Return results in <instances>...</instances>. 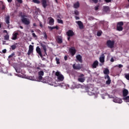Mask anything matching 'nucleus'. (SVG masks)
<instances>
[{"instance_id":"obj_1","label":"nucleus","mask_w":129,"mask_h":129,"mask_svg":"<svg viewBox=\"0 0 129 129\" xmlns=\"http://www.w3.org/2000/svg\"><path fill=\"white\" fill-rule=\"evenodd\" d=\"M106 45L108 48H110V49H112V48L114 47V41H111L110 40H108L107 41Z\"/></svg>"},{"instance_id":"obj_2","label":"nucleus","mask_w":129,"mask_h":129,"mask_svg":"<svg viewBox=\"0 0 129 129\" xmlns=\"http://www.w3.org/2000/svg\"><path fill=\"white\" fill-rule=\"evenodd\" d=\"M69 52L70 53L71 56H74L76 54V49L74 47H72L69 49Z\"/></svg>"},{"instance_id":"obj_3","label":"nucleus","mask_w":129,"mask_h":129,"mask_svg":"<svg viewBox=\"0 0 129 129\" xmlns=\"http://www.w3.org/2000/svg\"><path fill=\"white\" fill-rule=\"evenodd\" d=\"M55 75L57 77L58 80L59 81H63V80H64V77L63 76V75L60 74V72H56L55 73Z\"/></svg>"},{"instance_id":"obj_4","label":"nucleus","mask_w":129,"mask_h":129,"mask_svg":"<svg viewBox=\"0 0 129 129\" xmlns=\"http://www.w3.org/2000/svg\"><path fill=\"white\" fill-rule=\"evenodd\" d=\"M21 22L24 24V25H26V26H28V25H30V20L26 18H23V19H21Z\"/></svg>"},{"instance_id":"obj_5","label":"nucleus","mask_w":129,"mask_h":129,"mask_svg":"<svg viewBox=\"0 0 129 129\" xmlns=\"http://www.w3.org/2000/svg\"><path fill=\"white\" fill-rule=\"evenodd\" d=\"M33 52H34V46L32 45H30L29 47V50L27 52V55H28V56H30V55H31V54H32V53H33Z\"/></svg>"},{"instance_id":"obj_6","label":"nucleus","mask_w":129,"mask_h":129,"mask_svg":"<svg viewBox=\"0 0 129 129\" xmlns=\"http://www.w3.org/2000/svg\"><path fill=\"white\" fill-rule=\"evenodd\" d=\"M105 79H108L107 81H106V84H107V85H109V84L111 83V80H110V77H109V75L105 76Z\"/></svg>"},{"instance_id":"obj_7","label":"nucleus","mask_w":129,"mask_h":129,"mask_svg":"<svg viewBox=\"0 0 129 129\" xmlns=\"http://www.w3.org/2000/svg\"><path fill=\"white\" fill-rule=\"evenodd\" d=\"M67 35L68 37H73L74 36L75 34L73 30H69L67 32Z\"/></svg>"},{"instance_id":"obj_8","label":"nucleus","mask_w":129,"mask_h":129,"mask_svg":"<svg viewBox=\"0 0 129 129\" xmlns=\"http://www.w3.org/2000/svg\"><path fill=\"white\" fill-rule=\"evenodd\" d=\"M36 51L39 56L42 58V57H43V54H42V51H41V48L39 46H37Z\"/></svg>"},{"instance_id":"obj_9","label":"nucleus","mask_w":129,"mask_h":129,"mask_svg":"<svg viewBox=\"0 0 129 129\" xmlns=\"http://www.w3.org/2000/svg\"><path fill=\"white\" fill-rule=\"evenodd\" d=\"M103 11L105 12V13H106L107 14H108V13L110 12V9L108 6H103Z\"/></svg>"},{"instance_id":"obj_10","label":"nucleus","mask_w":129,"mask_h":129,"mask_svg":"<svg viewBox=\"0 0 129 129\" xmlns=\"http://www.w3.org/2000/svg\"><path fill=\"white\" fill-rule=\"evenodd\" d=\"M77 24L78 25L79 28L81 29V30H82V29H84V26L83 25V23L81 21H79L78 22H76Z\"/></svg>"},{"instance_id":"obj_11","label":"nucleus","mask_w":129,"mask_h":129,"mask_svg":"<svg viewBox=\"0 0 129 129\" xmlns=\"http://www.w3.org/2000/svg\"><path fill=\"white\" fill-rule=\"evenodd\" d=\"M11 19V17H10V15H8L5 17V22L6 24L10 26V20Z\"/></svg>"},{"instance_id":"obj_12","label":"nucleus","mask_w":129,"mask_h":129,"mask_svg":"<svg viewBox=\"0 0 129 129\" xmlns=\"http://www.w3.org/2000/svg\"><path fill=\"white\" fill-rule=\"evenodd\" d=\"M98 64H99L98 61L95 60V61H94V62L92 64V68L93 69H95V68H97V66H98Z\"/></svg>"},{"instance_id":"obj_13","label":"nucleus","mask_w":129,"mask_h":129,"mask_svg":"<svg viewBox=\"0 0 129 129\" xmlns=\"http://www.w3.org/2000/svg\"><path fill=\"white\" fill-rule=\"evenodd\" d=\"M73 68H74V69H75V70H80V69H81V66H80V64H78V65H75V64H74L73 65Z\"/></svg>"},{"instance_id":"obj_14","label":"nucleus","mask_w":129,"mask_h":129,"mask_svg":"<svg viewBox=\"0 0 129 129\" xmlns=\"http://www.w3.org/2000/svg\"><path fill=\"white\" fill-rule=\"evenodd\" d=\"M18 35H19V33L15 32L13 34V36L12 37V40H17L18 39Z\"/></svg>"},{"instance_id":"obj_15","label":"nucleus","mask_w":129,"mask_h":129,"mask_svg":"<svg viewBox=\"0 0 129 129\" xmlns=\"http://www.w3.org/2000/svg\"><path fill=\"white\" fill-rule=\"evenodd\" d=\"M105 58V55H104V54H101V56L99 58L100 62H101V63H104Z\"/></svg>"},{"instance_id":"obj_16","label":"nucleus","mask_w":129,"mask_h":129,"mask_svg":"<svg viewBox=\"0 0 129 129\" xmlns=\"http://www.w3.org/2000/svg\"><path fill=\"white\" fill-rule=\"evenodd\" d=\"M122 94H123V97H125V96H127V95H128V91L126 89H124L122 91Z\"/></svg>"},{"instance_id":"obj_17","label":"nucleus","mask_w":129,"mask_h":129,"mask_svg":"<svg viewBox=\"0 0 129 129\" xmlns=\"http://www.w3.org/2000/svg\"><path fill=\"white\" fill-rule=\"evenodd\" d=\"M40 45L41 47L43 48L45 54L47 55V48H46V45L43 43H41Z\"/></svg>"},{"instance_id":"obj_18","label":"nucleus","mask_w":129,"mask_h":129,"mask_svg":"<svg viewBox=\"0 0 129 129\" xmlns=\"http://www.w3.org/2000/svg\"><path fill=\"white\" fill-rule=\"evenodd\" d=\"M76 59L79 61V62H80V63H82V56L80 54H78L76 56Z\"/></svg>"},{"instance_id":"obj_19","label":"nucleus","mask_w":129,"mask_h":129,"mask_svg":"<svg viewBox=\"0 0 129 129\" xmlns=\"http://www.w3.org/2000/svg\"><path fill=\"white\" fill-rule=\"evenodd\" d=\"M0 72H3V73L4 74L8 73V68H7V67L2 68V70H0Z\"/></svg>"},{"instance_id":"obj_20","label":"nucleus","mask_w":129,"mask_h":129,"mask_svg":"<svg viewBox=\"0 0 129 129\" xmlns=\"http://www.w3.org/2000/svg\"><path fill=\"white\" fill-rule=\"evenodd\" d=\"M41 2H42V6L44 8V9H46V8H47V1L42 0Z\"/></svg>"},{"instance_id":"obj_21","label":"nucleus","mask_w":129,"mask_h":129,"mask_svg":"<svg viewBox=\"0 0 129 129\" xmlns=\"http://www.w3.org/2000/svg\"><path fill=\"white\" fill-rule=\"evenodd\" d=\"M48 19H50L49 21V24L50 26H53L54 25V19L52 17H49Z\"/></svg>"},{"instance_id":"obj_22","label":"nucleus","mask_w":129,"mask_h":129,"mask_svg":"<svg viewBox=\"0 0 129 129\" xmlns=\"http://www.w3.org/2000/svg\"><path fill=\"white\" fill-rule=\"evenodd\" d=\"M113 101L116 103H121V100L118 99V98H115L114 99Z\"/></svg>"},{"instance_id":"obj_23","label":"nucleus","mask_w":129,"mask_h":129,"mask_svg":"<svg viewBox=\"0 0 129 129\" xmlns=\"http://www.w3.org/2000/svg\"><path fill=\"white\" fill-rule=\"evenodd\" d=\"M80 7V4H79V2H77V3L74 4V9H78Z\"/></svg>"},{"instance_id":"obj_24","label":"nucleus","mask_w":129,"mask_h":129,"mask_svg":"<svg viewBox=\"0 0 129 129\" xmlns=\"http://www.w3.org/2000/svg\"><path fill=\"white\" fill-rule=\"evenodd\" d=\"M85 80H86L85 77L79 78L78 79V81H79V82H81L82 83H83V82H84Z\"/></svg>"},{"instance_id":"obj_25","label":"nucleus","mask_w":129,"mask_h":129,"mask_svg":"<svg viewBox=\"0 0 129 129\" xmlns=\"http://www.w3.org/2000/svg\"><path fill=\"white\" fill-rule=\"evenodd\" d=\"M103 73L104 74H105V75H108V74H109L110 72H109V70H108V69H105V70L103 71Z\"/></svg>"},{"instance_id":"obj_26","label":"nucleus","mask_w":129,"mask_h":129,"mask_svg":"<svg viewBox=\"0 0 129 129\" xmlns=\"http://www.w3.org/2000/svg\"><path fill=\"white\" fill-rule=\"evenodd\" d=\"M123 100H124L125 102H129V96H125L123 98Z\"/></svg>"},{"instance_id":"obj_27","label":"nucleus","mask_w":129,"mask_h":129,"mask_svg":"<svg viewBox=\"0 0 129 129\" xmlns=\"http://www.w3.org/2000/svg\"><path fill=\"white\" fill-rule=\"evenodd\" d=\"M18 44V43H15V44H13V45H12L11 47V49L12 50H15V49L17 48V45Z\"/></svg>"},{"instance_id":"obj_28","label":"nucleus","mask_w":129,"mask_h":129,"mask_svg":"<svg viewBox=\"0 0 129 129\" xmlns=\"http://www.w3.org/2000/svg\"><path fill=\"white\" fill-rule=\"evenodd\" d=\"M4 39L6 40V41H9V40H10V35L7 34L4 36Z\"/></svg>"},{"instance_id":"obj_29","label":"nucleus","mask_w":129,"mask_h":129,"mask_svg":"<svg viewBox=\"0 0 129 129\" xmlns=\"http://www.w3.org/2000/svg\"><path fill=\"white\" fill-rule=\"evenodd\" d=\"M122 30H123V28L122 27V26H117V30L120 31H122Z\"/></svg>"},{"instance_id":"obj_30","label":"nucleus","mask_w":129,"mask_h":129,"mask_svg":"<svg viewBox=\"0 0 129 129\" xmlns=\"http://www.w3.org/2000/svg\"><path fill=\"white\" fill-rule=\"evenodd\" d=\"M32 2L34 4H37V5H39V4H41V1H40L39 0H32Z\"/></svg>"},{"instance_id":"obj_31","label":"nucleus","mask_w":129,"mask_h":129,"mask_svg":"<svg viewBox=\"0 0 129 129\" xmlns=\"http://www.w3.org/2000/svg\"><path fill=\"white\" fill-rule=\"evenodd\" d=\"M57 41L58 44H62V43L63 42V40H62V38H58Z\"/></svg>"},{"instance_id":"obj_32","label":"nucleus","mask_w":129,"mask_h":129,"mask_svg":"<svg viewBox=\"0 0 129 129\" xmlns=\"http://www.w3.org/2000/svg\"><path fill=\"white\" fill-rule=\"evenodd\" d=\"M19 17H21V19H23L26 17V15L23 14V12L19 13Z\"/></svg>"},{"instance_id":"obj_33","label":"nucleus","mask_w":129,"mask_h":129,"mask_svg":"<svg viewBox=\"0 0 129 129\" xmlns=\"http://www.w3.org/2000/svg\"><path fill=\"white\" fill-rule=\"evenodd\" d=\"M117 26L119 27H122V26H123V22H118L117 24Z\"/></svg>"},{"instance_id":"obj_34","label":"nucleus","mask_w":129,"mask_h":129,"mask_svg":"<svg viewBox=\"0 0 129 129\" xmlns=\"http://www.w3.org/2000/svg\"><path fill=\"white\" fill-rule=\"evenodd\" d=\"M38 76H44V72L42 71H40L38 72Z\"/></svg>"},{"instance_id":"obj_35","label":"nucleus","mask_w":129,"mask_h":129,"mask_svg":"<svg viewBox=\"0 0 129 129\" xmlns=\"http://www.w3.org/2000/svg\"><path fill=\"white\" fill-rule=\"evenodd\" d=\"M124 76L127 80H129V74H124Z\"/></svg>"},{"instance_id":"obj_36","label":"nucleus","mask_w":129,"mask_h":129,"mask_svg":"<svg viewBox=\"0 0 129 129\" xmlns=\"http://www.w3.org/2000/svg\"><path fill=\"white\" fill-rule=\"evenodd\" d=\"M102 34V32L98 31V32L97 33V36L98 37H100V36H101Z\"/></svg>"},{"instance_id":"obj_37","label":"nucleus","mask_w":129,"mask_h":129,"mask_svg":"<svg viewBox=\"0 0 129 129\" xmlns=\"http://www.w3.org/2000/svg\"><path fill=\"white\" fill-rule=\"evenodd\" d=\"M57 23H58V24H63V20H60V19H57Z\"/></svg>"},{"instance_id":"obj_38","label":"nucleus","mask_w":129,"mask_h":129,"mask_svg":"<svg viewBox=\"0 0 129 129\" xmlns=\"http://www.w3.org/2000/svg\"><path fill=\"white\" fill-rule=\"evenodd\" d=\"M55 60L56 61V64H59L60 63V59L59 58L56 57Z\"/></svg>"},{"instance_id":"obj_39","label":"nucleus","mask_w":129,"mask_h":129,"mask_svg":"<svg viewBox=\"0 0 129 129\" xmlns=\"http://www.w3.org/2000/svg\"><path fill=\"white\" fill-rule=\"evenodd\" d=\"M75 15H76V16H79V12H78V11H77V10H75Z\"/></svg>"},{"instance_id":"obj_40","label":"nucleus","mask_w":129,"mask_h":129,"mask_svg":"<svg viewBox=\"0 0 129 129\" xmlns=\"http://www.w3.org/2000/svg\"><path fill=\"white\" fill-rule=\"evenodd\" d=\"M14 56H15V53H12L11 54H10L9 56V58H12V57H14Z\"/></svg>"},{"instance_id":"obj_41","label":"nucleus","mask_w":129,"mask_h":129,"mask_svg":"<svg viewBox=\"0 0 129 129\" xmlns=\"http://www.w3.org/2000/svg\"><path fill=\"white\" fill-rule=\"evenodd\" d=\"M44 39H45V40H47V33H46V32H45L44 34Z\"/></svg>"},{"instance_id":"obj_42","label":"nucleus","mask_w":129,"mask_h":129,"mask_svg":"<svg viewBox=\"0 0 129 129\" xmlns=\"http://www.w3.org/2000/svg\"><path fill=\"white\" fill-rule=\"evenodd\" d=\"M105 3H107V4H108L109 3H111L112 1L113 0H104Z\"/></svg>"},{"instance_id":"obj_43","label":"nucleus","mask_w":129,"mask_h":129,"mask_svg":"<svg viewBox=\"0 0 129 129\" xmlns=\"http://www.w3.org/2000/svg\"><path fill=\"white\" fill-rule=\"evenodd\" d=\"M83 77H84V74H81L79 76V78H83Z\"/></svg>"},{"instance_id":"obj_44","label":"nucleus","mask_w":129,"mask_h":129,"mask_svg":"<svg viewBox=\"0 0 129 129\" xmlns=\"http://www.w3.org/2000/svg\"><path fill=\"white\" fill-rule=\"evenodd\" d=\"M32 37H33V38H37V36L35 33H32Z\"/></svg>"},{"instance_id":"obj_45","label":"nucleus","mask_w":129,"mask_h":129,"mask_svg":"<svg viewBox=\"0 0 129 129\" xmlns=\"http://www.w3.org/2000/svg\"><path fill=\"white\" fill-rule=\"evenodd\" d=\"M42 76H38V80H42V79H43V77H42Z\"/></svg>"},{"instance_id":"obj_46","label":"nucleus","mask_w":129,"mask_h":129,"mask_svg":"<svg viewBox=\"0 0 129 129\" xmlns=\"http://www.w3.org/2000/svg\"><path fill=\"white\" fill-rule=\"evenodd\" d=\"M99 6H97L95 7V11H98V10H99Z\"/></svg>"},{"instance_id":"obj_47","label":"nucleus","mask_w":129,"mask_h":129,"mask_svg":"<svg viewBox=\"0 0 129 129\" xmlns=\"http://www.w3.org/2000/svg\"><path fill=\"white\" fill-rule=\"evenodd\" d=\"M2 53H3V54H6V53H7V49H4V50H2Z\"/></svg>"},{"instance_id":"obj_48","label":"nucleus","mask_w":129,"mask_h":129,"mask_svg":"<svg viewBox=\"0 0 129 129\" xmlns=\"http://www.w3.org/2000/svg\"><path fill=\"white\" fill-rule=\"evenodd\" d=\"M18 3L19 4H22L23 3V0H16Z\"/></svg>"},{"instance_id":"obj_49","label":"nucleus","mask_w":129,"mask_h":129,"mask_svg":"<svg viewBox=\"0 0 129 129\" xmlns=\"http://www.w3.org/2000/svg\"><path fill=\"white\" fill-rule=\"evenodd\" d=\"M15 70L17 73H21V71L20 70H18L17 69H15Z\"/></svg>"},{"instance_id":"obj_50","label":"nucleus","mask_w":129,"mask_h":129,"mask_svg":"<svg viewBox=\"0 0 129 129\" xmlns=\"http://www.w3.org/2000/svg\"><path fill=\"white\" fill-rule=\"evenodd\" d=\"M64 59L65 61H67V60H68V56H67V55H65L64 57Z\"/></svg>"},{"instance_id":"obj_51","label":"nucleus","mask_w":129,"mask_h":129,"mask_svg":"<svg viewBox=\"0 0 129 129\" xmlns=\"http://www.w3.org/2000/svg\"><path fill=\"white\" fill-rule=\"evenodd\" d=\"M28 79H29V80H34V77H29Z\"/></svg>"},{"instance_id":"obj_52","label":"nucleus","mask_w":129,"mask_h":129,"mask_svg":"<svg viewBox=\"0 0 129 129\" xmlns=\"http://www.w3.org/2000/svg\"><path fill=\"white\" fill-rule=\"evenodd\" d=\"M92 2H93V3H94V4H97V3H98V0H92Z\"/></svg>"},{"instance_id":"obj_53","label":"nucleus","mask_w":129,"mask_h":129,"mask_svg":"<svg viewBox=\"0 0 129 129\" xmlns=\"http://www.w3.org/2000/svg\"><path fill=\"white\" fill-rule=\"evenodd\" d=\"M48 28L50 31H52L53 30V27L48 26Z\"/></svg>"},{"instance_id":"obj_54","label":"nucleus","mask_w":129,"mask_h":129,"mask_svg":"<svg viewBox=\"0 0 129 129\" xmlns=\"http://www.w3.org/2000/svg\"><path fill=\"white\" fill-rule=\"evenodd\" d=\"M92 94H91V95H95V93H94V91L92 90Z\"/></svg>"},{"instance_id":"obj_55","label":"nucleus","mask_w":129,"mask_h":129,"mask_svg":"<svg viewBox=\"0 0 129 129\" xmlns=\"http://www.w3.org/2000/svg\"><path fill=\"white\" fill-rule=\"evenodd\" d=\"M118 67L119 68H122V67H123V66H122V64H119Z\"/></svg>"},{"instance_id":"obj_56","label":"nucleus","mask_w":129,"mask_h":129,"mask_svg":"<svg viewBox=\"0 0 129 129\" xmlns=\"http://www.w3.org/2000/svg\"><path fill=\"white\" fill-rule=\"evenodd\" d=\"M111 62H114V59H113V57H112L110 59Z\"/></svg>"},{"instance_id":"obj_57","label":"nucleus","mask_w":129,"mask_h":129,"mask_svg":"<svg viewBox=\"0 0 129 129\" xmlns=\"http://www.w3.org/2000/svg\"><path fill=\"white\" fill-rule=\"evenodd\" d=\"M39 26L41 28H43V25L42 24V23L41 22H40V23H39Z\"/></svg>"},{"instance_id":"obj_58","label":"nucleus","mask_w":129,"mask_h":129,"mask_svg":"<svg viewBox=\"0 0 129 129\" xmlns=\"http://www.w3.org/2000/svg\"><path fill=\"white\" fill-rule=\"evenodd\" d=\"M55 28L56 30H59V27H58V26H55Z\"/></svg>"},{"instance_id":"obj_59","label":"nucleus","mask_w":129,"mask_h":129,"mask_svg":"<svg viewBox=\"0 0 129 129\" xmlns=\"http://www.w3.org/2000/svg\"><path fill=\"white\" fill-rule=\"evenodd\" d=\"M75 19L76 20H79L80 18H79V17L76 16Z\"/></svg>"},{"instance_id":"obj_60","label":"nucleus","mask_w":129,"mask_h":129,"mask_svg":"<svg viewBox=\"0 0 129 129\" xmlns=\"http://www.w3.org/2000/svg\"><path fill=\"white\" fill-rule=\"evenodd\" d=\"M33 27H37V24L36 23H34Z\"/></svg>"},{"instance_id":"obj_61","label":"nucleus","mask_w":129,"mask_h":129,"mask_svg":"<svg viewBox=\"0 0 129 129\" xmlns=\"http://www.w3.org/2000/svg\"><path fill=\"white\" fill-rule=\"evenodd\" d=\"M13 0H8V3H12Z\"/></svg>"},{"instance_id":"obj_62","label":"nucleus","mask_w":129,"mask_h":129,"mask_svg":"<svg viewBox=\"0 0 129 129\" xmlns=\"http://www.w3.org/2000/svg\"><path fill=\"white\" fill-rule=\"evenodd\" d=\"M3 32H4V33H8V31H7L6 30H4Z\"/></svg>"},{"instance_id":"obj_63","label":"nucleus","mask_w":129,"mask_h":129,"mask_svg":"<svg viewBox=\"0 0 129 129\" xmlns=\"http://www.w3.org/2000/svg\"><path fill=\"white\" fill-rule=\"evenodd\" d=\"M68 41H70V36H68Z\"/></svg>"},{"instance_id":"obj_64","label":"nucleus","mask_w":129,"mask_h":129,"mask_svg":"<svg viewBox=\"0 0 129 129\" xmlns=\"http://www.w3.org/2000/svg\"><path fill=\"white\" fill-rule=\"evenodd\" d=\"M5 6H3V7H2V10H5Z\"/></svg>"}]
</instances>
